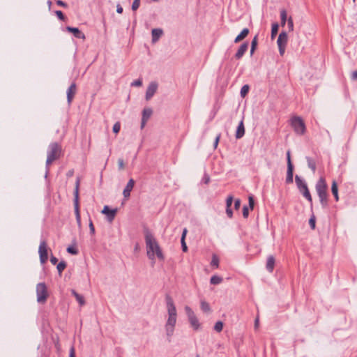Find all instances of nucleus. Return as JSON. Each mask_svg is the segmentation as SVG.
Segmentation results:
<instances>
[{
    "label": "nucleus",
    "instance_id": "f257e3e1",
    "mask_svg": "<svg viewBox=\"0 0 357 357\" xmlns=\"http://www.w3.org/2000/svg\"><path fill=\"white\" fill-rule=\"evenodd\" d=\"M144 239L146 255L149 259L151 261L152 265H154L156 259L164 261L165 255L162 248L153 234L148 229L144 232Z\"/></svg>",
    "mask_w": 357,
    "mask_h": 357
},
{
    "label": "nucleus",
    "instance_id": "f03ea898",
    "mask_svg": "<svg viewBox=\"0 0 357 357\" xmlns=\"http://www.w3.org/2000/svg\"><path fill=\"white\" fill-rule=\"evenodd\" d=\"M165 301L168 314V318L165 324V331L167 335L171 337L174 333L176 324L177 312L174 301L169 294L165 296Z\"/></svg>",
    "mask_w": 357,
    "mask_h": 357
},
{
    "label": "nucleus",
    "instance_id": "7ed1b4c3",
    "mask_svg": "<svg viewBox=\"0 0 357 357\" xmlns=\"http://www.w3.org/2000/svg\"><path fill=\"white\" fill-rule=\"evenodd\" d=\"M316 190L323 206H326L328 203L327 185L324 178H320L316 185Z\"/></svg>",
    "mask_w": 357,
    "mask_h": 357
},
{
    "label": "nucleus",
    "instance_id": "20e7f679",
    "mask_svg": "<svg viewBox=\"0 0 357 357\" xmlns=\"http://www.w3.org/2000/svg\"><path fill=\"white\" fill-rule=\"evenodd\" d=\"M61 151V148L59 144L55 142L50 144L46 160V164L47 166L59 158Z\"/></svg>",
    "mask_w": 357,
    "mask_h": 357
},
{
    "label": "nucleus",
    "instance_id": "39448f33",
    "mask_svg": "<svg viewBox=\"0 0 357 357\" xmlns=\"http://www.w3.org/2000/svg\"><path fill=\"white\" fill-rule=\"evenodd\" d=\"M37 302L41 304L46 303L49 297L47 287L44 282H40L36 287Z\"/></svg>",
    "mask_w": 357,
    "mask_h": 357
},
{
    "label": "nucleus",
    "instance_id": "423d86ee",
    "mask_svg": "<svg viewBox=\"0 0 357 357\" xmlns=\"http://www.w3.org/2000/svg\"><path fill=\"white\" fill-rule=\"evenodd\" d=\"M290 121L291 125L296 134L302 135L305 132V124L301 117L294 116L291 117Z\"/></svg>",
    "mask_w": 357,
    "mask_h": 357
},
{
    "label": "nucleus",
    "instance_id": "0eeeda50",
    "mask_svg": "<svg viewBox=\"0 0 357 357\" xmlns=\"http://www.w3.org/2000/svg\"><path fill=\"white\" fill-rule=\"evenodd\" d=\"M80 180L79 178H77L75 183V188L74 192V206H75V213L76 216V220L79 227H81V217L79 213V187Z\"/></svg>",
    "mask_w": 357,
    "mask_h": 357
},
{
    "label": "nucleus",
    "instance_id": "6e6552de",
    "mask_svg": "<svg viewBox=\"0 0 357 357\" xmlns=\"http://www.w3.org/2000/svg\"><path fill=\"white\" fill-rule=\"evenodd\" d=\"M185 311L188 317L190 325L195 330H197L199 328V323L194 312L189 306L185 307Z\"/></svg>",
    "mask_w": 357,
    "mask_h": 357
},
{
    "label": "nucleus",
    "instance_id": "1a4fd4ad",
    "mask_svg": "<svg viewBox=\"0 0 357 357\" xmlns=\"http://www.w3.org/2000/svg\"><path fill=\"white\" fill-rule=\"evenodd\" d=\"M288 36L286 32L282 31L279 34L277 43L280 55H283L285 51V47L287 43Z\"/></svg>",
    "mask_w": 357,
    "mask_h": 357
},
{
    "label": "nucleus",
    "instance_id": "9d476101",
    "mask_svg": "<svg viewBox=\"0 0 357 357\" xmlns=\"http://www.w3.org/2000/svg\"><path fill=\"white\" fill-rule=\"evenodd\" d=\"M40 255V261L42 264H45L48 259L47 245L45 241H42L38 248Z\"/></svg>",
    "mask_w": 357,
    "mask_h": 357
},
{
    "label": "nucleus",
    "instance_id": "9b49d317",
    "mask_svg": "<svg viewBox=\"0 0 357 357\" xmlns=\"http://www.w3.org/2000/svg\"><path fill=\"white\" fill-rule=\"evenodd\" d=\"M117 211V208L109 209V206H105L102 211V213L106 215L107 220L109 222H112L114 220Z\"/></svg>",
    "mask_w": 357,
    "mask_h": 357
},
{
    "label": "nucleus",
    "instance_id": "f8f14e48",
    "mask_svg": "<svg viewBox=\"0 0 357 357\" xmlns=\"http://www.w3.org/2000/svg\"><path fill=\"white\" fill-rule=\"evenodd\" d=\"M157 89H158V84L155 82H151L149 84L148 88L146 89V100H150L153 96V95L155 93V92L157 91Z\"/></svg>",
    "mask_w": 357,
    "mask_h": 357
},
{
    "label": "nucleus",
    "instance_id": "ddd939ff",
    "mask_svg": "<svg viewBox=\"0 0 357 357\" xmlns=\"http://www.w3.org/2000/svg\"><path fill=\"white\" fill-rule=\"evenodd\" d=\"M134 185H135V181L132 178H130L128 181V182L123 192V197L126 199H128L130 197V192L133 189Z\"/></svg>",
    "mask_w": 357,
    "mask_h": 357
},
{
    "label": "nucleus",
    "instance_id": "4468645a",
    "mask_svg": "<svg viewBox=\"0 0 357 357\" xmlns=\"http://www.w3.org/2000/svg\"><path fill=\"white\" fill-rule=\"evenodd\" d=\"M77 92V86L75 83H72L67 90V100L70 103Z\"/></svg>",
    "mask_w": 357,
    "mask_h": 357
},
{
    "label": "nucleus",
    "instance_id": "2eb2a0df",
    "mask_svg": "<svg viewBox=\"0 0 357 357\" xmlns=\"http://www.w3.org/2000/svg\"><path fill=\"white\" fill-rule=\"evenodd\" d=\"M244 116H242L241 120L237 127L236 132V138L241 139L245 134V128L243 124Z\"/></svg>",
    "mask_w": 357,
    "mask_h": 357
},
{
    "label": "nucleus",
    "instance_id": "dca6fc26",
    "mask_svg": "<svg viewBox=\"0 0 357 357\" xmlns=\"http://www.w3.org/2000/svg\"><path fill=\"white\" fill-rule=\"evenodd\" d=\"M248 43L247 42L243 43L238 48L236 53L235 54V58L236 59H240L243 56L245 52L248 50Z\"/></svg>",
    "mask_w": 357,
    "mask_h": 357
},
{
    "label": "nucleus",
    "instance_id": "f3484780",
    "mask_svg": "<svg viewBox=\"0 0 357 357\" xmlns=\"http://www.w3.org/2000/svg\"><path fill=\"white\" fill-rule=\"evenodd\" d=\"M66 29H67L68 31H69L70 33H73V35L75 36V37H76L77 38H82V39H84L85 38L84 34L83 33H82L79 30L78 28L67 26Z\"/></svg>",
    "mask_w": 357,
    "mask_h": 357
},
{
    "label": "nucleus",
    "instance_id": "a211bd4d",
    "mask_svg": "<svg viewBox=\"0 0 357 357\" xmlns=\"http://www.w3.org/2000/svg\"><path fill=\"white\" fill-rule=\"evenodd\" d=\"M163 31L160 29H153L151 31L152 43H156L162 35Z\"/></svg>",
    "mask_w": 357,
    "mask_h": 357
},
{
    "label": "nucleus",
    "instance_id": "6ab92c4d",
    "mask_svg": "<svg viewBox=\"0 0 357 357\" xmlns=\"http://www.w3.org/2000/svg\"><path fill=\"white\" fill-rule=\"evenodd\" d=\"M275 257L273 255L268 257L266 267L268 272H273L275 266Z\"/></svg>",
    "mask_w": 357,
    "mask_h": 357
},
{
    "label": "nucleus",
    "instance_id": "aec40b11",
    "mask_svg": "<svg viewBox=\"0 0 357 357\" xmlns=\"http://www.w3.org/2000/svg\"><path fill=\"white\" fill-rule=\"evenodd\" d=\"M250 31L248 28L243 29L241 32L234 39V43H237L240 41L243 40L245 38H246L249 33Z\"/></svg>",
    "mask_w": 357,
    "mask_h": 357
},
{
    "label": "nucleus",
    "instance_id": "412c9836",
    "mask_svg": "<svg viewBox=\"0 0 357 357\" xmlns=\"http://www.w3.org/2000/svg\"><path fill=\"white\" fill-rule=\"evenodd\" d=\"M295 181L301 192L304 190V188H307L306 183L298 175L295 177Z\"/></svg>",
    "mask_w": 357,
    "mask_h": 357
},
{
    "label": "nucleus",
    "instance_id": "4be33fe9",
    "mask_svg": "<svg viewBox=\"0 0 357 357\" xmlns=\"http://www.w3.org/2000/svg\"><path fill=\"white\" fill-rule=\"evenodd\" d=\"M293 172H294V167H287V178H286V182L287 183H293Z\"/></svg>",
    "mask_w": 357,
    "mask_h": 357
},
{
    "label": "nucleus",
    "instance_id": "5701e85b",
    "mask_svg": "<svg viewBox=\"0 0 357 357\" xmlns=\"http://www.w3.org/2000/svg\"><path fill=\"white\" fill-rule=\"evenodd\" d=\"M72 294L75 297L77 301L80 304V305H84L85 304V301L84 297L77 293L75 290H72Z\"/></svg>",
    "mask_w": 357,
    "mask_h": 357
},
{
    "label": "nucleus",
    "instance_id": "b1692460",
    "mask_svg": "<svg viewBox=\"0 0 357 357\" xmlns=\"http://www.w3.org/2000/svg\"><path fill=\"white\" fill-rule=\"evenodd\" d=\"M151 113H143L142 122H141V129H143L146 123V122L150 119Z\"/></svg>",
    "mask_w": 357,
    "mask_h": 357
},
{
    "label": "nucleus",
    "instance_id": "393cba45",
    "mask_svg": "<svg viewBox=\"0 0 357 357\" xmlns=\"http://www.w3.org/2000/svg\"><path fill=\"white\" fill-rule=\"evenodd\" d=\"M331 191L333 195H334L335 200L338 201V189H337V183L334 181H333L332 186H331Z\"/></svg>",
    "mask_w": 357,
    "mask_h": 357
},
{
    "label": "nucleus",
    "instance_id": "a878e982",
    "mask_svg": "<svg viewBox=\"0 0 357 357\" xmlns=\"http://www.w3.org/2000/svg\"><path fill=\"white\" fill-rule=\"evenodd\" d=\"M186 234H187V229H184L183 231V234H182V236H181V239L182 250L183 252H186L188 250V248H187V245L185 242Z\"/></svg>",
    "mask_w": 357,
    "mask_h": 357
},
{
    "label": "nucleus",
    "instance_id": "bb28decb",
    "mask_svg": "<svg viewBox=\"0 0 357 357\" xmlns=\"http://www.w3.org/2000/svg\"><path fill=\"white\" fill-rule=\"evenodd\" d=\"M281 26H284L287 21V13L286 10L282 9L280 10Z\"/></svg>",
    "mask_w": 357,
    "mask_h": 357
},
{
    "label": "nucleus",
    "instance_id": "cd10ccee",
    "mask_svg": "<svg viewBox=\"0 0 357 357\" xmlns=\"http://www.w3.org/2000/svg\"><path fill=\"white\" fill-rule=\"evenodd\" d=\"M200 307L202 310L204 311V312H209L211 311L209 304L204 301H201Z\"/></svg>",
    "mask_w": 357,
    "mask_h": 357
},
{
    "label": "nucleus",
    "instance_id": "c85d7f7f",
    "mask_svg": "<svg viewBox=\"0 0 357 357\" xmlns=\"http://www.w3.org/2000/svg\"><path fill=\"white\" fill-rule=\"evenodd\" d=\"M250 90V86L248 84H245L242 86L240 93L241 97L244 98L247 96Z\"/></svg>",
    "mask_w": 357,
    "mask_h": 357
},
{
    "label": "nucleus",
    "instance_id": "c756f323",
    "mask_svg": "<svg viewBox=\"0 0 357 357\" xmlns=\"http://www.w3.org/2000/svg\"><path fill=\"white\" fill-rule=\"evenodd\" d=\"M222 281V278L218 275L212 276L211 278V280H210V282L212 284H218L221 283Z\"/></svg>",
    "mask_w": 357,
    "mask_h": 357
},
{
    "label": "nucleus",
    "instance_id": "7c9ffc66",
    "mask_svg": "<svg viewBox=\"0 0 357 357\" xmlns=\"http://www.w3.org/2000/svg\"><path fill=\"white\" fill-rule=\"evenodd\" d=\"M279 29V25L278 23H274L272 24L271 29V38H274V37L277 35Z\"/></svg>",
    "mask_w": 357,
    "mask_h": 357
},
{
    "label": "nucleus",
    "instance_id": "2f4dec72",
    "mask_svg": "<svg viewBox=\"0 0 357 357\" xmlns=\"http://www.w3.org/2000/svg\"><path fill=\"white\" fill-rule=\"evenodd\" d=\"M211 265L214 268H217L219 266V259L217 255H213L212 257V260L211 262Z\"/></svg>",
    "mask_w": 357,
    "mask_h": 357
},
{
    "label": "nucleus",
    "instance_id": "473e14b6",
    "mask_svg": "<svg viewBox=\"0 0 357 357\" xmlns=\"http://www.w3.org/2000/svg\"><path fill=\"white\" fill-rule=\"evenodd\" d=\"M66 268V263L63 261H60L57 264V270L59 274H61V273L63 271V270Z\"/></svg>",
    "mask_w": 357,
    "mask_h": 357
},
{
    "label": "nucleus",
    "instance_id": "72a5a7b5",
    "mask_svg": "<svg viewBox=\"0 0 357 357\" xmlns=\"http://www.w3.org/2000/svg\"><path fill=\"white\" fill-rule=\"evenodd\" d=\"M223 328V323L220 321H218L215 323L214 326V330L218 333H220L222 331Z\"/></svg>",
    "mask_w": 357,
    "mask_h": 357
},
{
    "label": "nucleus",
    "instance_id": "f704fd0d",
    "mask_svg": "<svg viewBox=\"0 0 357 357\" xmlns=\"http://www.w3.org/2000/svg\"><path fill=\"white\" fill-rule=\"evenodd\" d=\"M303 195L310 202H312V197L309 192L308 188H304V190L301 191Z\"/></svg>",
    "mask_w": 357,
    "mask_h": 357
},
{
    "label": "nucleus",
    "instance_id": "c9c22d12",
    "mask_svg": "<svg viewBox=\"0 0 357 357\" xmlns=\"http://www.w3.org/2000/svg\"><path fill=\"white\" fill-rule=\"evenodd\" d=\"M287 26L289 31H292L294 30V22L291 17H289L287 20Z\"/></svg>",
    "mask_w": 357,
    "mask_h": 357
},
{
    "label": "nucleus",
    "instance_id": "e433bc0d",
    "mask_svg": "<svg viewBox=\"0 0 357 357\" xmlns=\"http://www.w3.org/2000/svg\"><path fill=\"white\" fill-rule=\"evenodd\" d=\"M307 162H308V167L313 171V172H314L315 169H316L315 162L310 158H307Z\"/></svg>",
    "mask_w": 357,
    "mask_h": 357
},
{
    "label": "nucleus",
    "instance_id": "4c0bfd02",
    "mask_svg": "<svg viewBox=\"0 0 357 357\" xmlns=\"http://www.w3.org/2000/svg\"><path fill=\"white\" fill-rule=\"evenodd\" d=\"M67 252L70 254H72V255H77L78 253V250L75 247H73V246H69L68 248H67Z\"/></svg>",
    "mask_w": 357,
    "mask_h": 357
},
{
    "label": "nucleus",
    "instance_id": "58836bf2",
    "mask_svg": "<svg viewBox=\"0 0 357 357\" xmlns=\"http://www.w3.org/2000/svg\"><path fill=\"white\" fill-rule=\"evenodd\" d=\"M140 5V0H134L132 5V10L135 11L138 9Z\"/></svg>",
    "mask_w": 357,
    "mask_h": 357
},
{
    "label": "nucleus",
    "instance_id": "ea45409f",
    "mask_svg": "<svg viewBox=\"0 0 357 357\" xmlns=\"http://www.w3.org/2000/svg\"><path fill=\"white\" fill-rule=\"evenodd\" d=\"M121 128V125L119 122H116L113 126V132L117 134Z\"/></svg>",
    "mask_w": 357,
    "mask_h": 357
},
{
    "label": "nucleus",
    "instance_id": "a19ab883",
    "mask_svg": "<svg viewBox=\"0 0 357 357\" xmlns=\"http://www.w3.org/2000/svg\"><path fill=\"white\" fill-rule=\"evenodd\" d=\"M287 167H293V165L291 163V153H290V151H288L287 152Z\"/></svg>",
    "mask_w": 357,
    "mask_h": 357
},
{
    "label": "nucleus",
    "instance_id": "79ce46f5",
    "mask_svg": "<svg viewBox=\"0 0 357 357\" xmlns=\"http://www.w3.org/2000/svg\"><path fill=\"white\" fill-rule=\"evenodd\" d=\"M55 13L59 19H60L61 20H63V21L65 20L66 17H65L63 13L61 10H56L55 12Z\"/></svg>",
    "mask_w": 357,
    "mask_h": 357
},
{
    "label": "nucleus",
    "instance_id": "37998d69",
    "mask_svg": "<svg viewBox=\"0 0 357 357\" xmlns=\"http://www.w3.org/2000/svg\"><path fill=\"white\" fill-rule=\"evenodd\" d=\"M142 85V81L140 79L135 80L131 83L132 86H141Z\"/></svg>",
    "mask_w": 357,
    "mask_h": 357
},
{
    "label": "nucleus",
    "instance_id": "c03bdc74",
    "mask_svg": "<svg viewBox=\"0 0 357 357\" xmlns=\"http://www.w3.org/2000/svg\"><path fill=\"white\" fill-rule=\"evenodd\" d=\"M233 202V197L229 196L226 201V205L227 208H230Z\"/></svg>",
    "mask_w": 357,
    "mask_h": 357
},
{
    "label": "nucleus",
    "instance_id": "a18cd8bd",
    "mask_svg": "<svg viewBox=\"0 0 357 357\" xmlns=\"http://www.w3.org/2000/svg\"><path fill=\"white\" fill-rule=\"evenodd\" d=\"M118 166H119V169L121 170L124 169L125 165H124L123 160L122 158H119L118 160Z\"/></svg>",
    "mask_w": 357,
    "mask_h": 357
},
{
    "label": "nucleus",
    "instance_id": "49530a36",
    "mask_svg": "<svg viewBox=\"0 0 357 357\" xmlns=\"http://www.w3.org/2000/svg\"><path fill=\"white\" fill-rule=\"evenodd\" d=\"M248 215H249V211H248V207L247 206H245L243 208V215L245 218H248Z\"/></svg>",
    "mask_w": 357,
    "mask_h": 357
},
{
    "label": "nucleus",
    "instance_id": "de8ad7c7",
    "mask_svg": "<svg viewBox=\"0 0 357 357\" xmlns=\"http://www.w3.org/2000/svg\"><path fill=\"white\" fill-rule=\"evenodd\" d=\"M89 226L91 234L93 235L95 234V228H94L93 222H92V220L91 219L89 220Z\"/></svg>",
    "mask_w": 357,
    "mask_h": 357
},
{
    "label": "nucleus",
    "instance_id": "09e8293b",
    "mask_svg": "<svg viewBox=\"0 0 357 357\" xmlns=\"http://www.w3.org/2000/svg\"><path fill=\"white\" fill-rule=\"evenodd\" d=\"M248 200H249V207L250 208L251 210H252L254 208V204H255V202H254V199H253L252 196H250Z\"/></svg>",
    "mask_w": 357,
    "mask_h": 357
},
{
    "label": "nucleus",
    "instance_id": "8fccbe9b",
    "mask_svg": "<svg viewBox=\"0 0 357 357\" xmlns=\"http://www.w3.org/2000/svg\"><path fill=\"white\" fill-rule=\"evenodd\" d=\"M309 224L312 229L315 228V218L314 216L310 219Z\"/></svg>",
    "mask_w": 357,
    "mask_h": 357
},
{
    "label": "nucleus",
    "instance_id": "3c124183",
    "mask_svg": "<svg viewBox=\"0 0 357 357\" xmlns=\"http://www.w3.org/2000/svg\"><path fill=\"white\" fill-rule=\"evenodd\" d=\"M257 45V36H255L252 40L251 47L256 49Z\"/></svg>",
    "mask_w": 357,
    "mask_h": 357
},
{
    "label": "nucleus",
    "instance_id": "603ef678",
    "mask_svg": "<svg viewBox=\"0 0 357 357\" xmlns=\"http://www.w3.org/2000/svg\"><path fill=\"white\" fill-rule=\"evenodd\" d=\"M202 181H203V182L205 184H208L210 182V177H209V176L208 174H204Z\"/></svg>",
    "mask_w": 357,
    "mask_h": 357
},
{
    "label": "nucleus",
    "instance_id": "864d4df0",
    "mask_svg": "<svg viewBox=\"0 0 357 357\" xmlns=\"http://www.w3.org/2000/svg\"><path fill=\"white\" fill-rule=\"evenodd\" d=\"M220 134H218L217 135V137H215V142H214V149H216L218 145V143H219V141H220Z\"/></svg>",
    "mask_w": 357,
    "mask_h": 357
},
{
    "label": "nucleus",
    "instance_id": "5fc2aeb1",
    "mask_svg": "<svg viewBox=\"0 0 357 357\" xmlns=\"http://www.w3.org/2000/svg\"><path fill=\"white\" fill-rule=\"evenodd\" d=\"M56 4L58 6H62V7H64V8H66L68 6L67 3H66L65 2H63L61 0H57L56 1Z\"/></svg>",
    "mask_w": 357,
    "mask_h": 357
},
{
    "label": "nucleus",
    "instance_id": "6e6d98bb",
    "mask_svg": "<svg viewBox=\"0 0 357 357\" xmlns=\"http://www.w3.org/2000/svg\"><path fill=\"white\" fill-rule=\"evenodd\" d=\"M226 213L227 215H228L229 218H231L232 215H233V212H232V210L231 209V207L230 208H226Z\"/></svg>",
    "mask_w": 357,
    "mask_h": 357
},
{
    "label": "nucleus",
    "instance_id": "4d7b16f0",
    "mask_svg": "<svg viewBox=\"0 0 357 357\" xmlns=\"http://www.w3.org/2000/svg\"><path fill=\"white\" fill-rule=\"evenodd\" d=\"M69 357H75V350L74 347H72L70 349Z\"/></svg>",
    "mask_w": 357,
    "mask_h": 357
},
{
    "label": "nucleus",
    "instance_id": "13d9d810",
    "mask_svg": "<svg viewBox=\"0 0 357 357\" xmlns=\"http://www.w3.org/2000/svg\"><path fill=\"white\" fill-rule=\"evenodd\" d=\"M50 261L52 264L55 265L58 262V259L54 256H51L50 257Z\"/></svg>",
    "mask_w": 357,
    "mask_h": 357
},
{
    "label": "nucleus",
    "instance_id": "bf43d9fd",
    "mask_svg": "<svg viewBox=\"0 0 357 357\" xmlns=\"http://www.w3.org/2000/svg\"><path fill=\"white\" fill-rule=\"evenodd\" d=\"M241 206V201L240 199H236L234 202V208L238 210Z\"/></svg>",
    "mask_w": 357,
    "mask_h": 357
},
{
    "label": "nucleus",
    "instance_id": "052dcab7",
    "mask_svg": "<svg viewBox=\"0 0 357 357\" xmlns=\"http://www.w3.org/2000/svg\"><path fill=\"white\" fill-rule=\"evenodd\" d=\"M116 12L119 14H121L123 13V8L120 4H117L116 6Z\"/></svg>",
    "mask_w": 357,
    "mask_h": 357
},
{
    "label": "nucleus",
    "instance_id": "680f3d73",
    "mask_svg": "<svg viewBox=\"0 0 357 357\" xmlns=\"http://www.w3.org/2000/svg\"><path fill=\"white\" fill-rule=\"evenodd\" d=\"M351 79L353 80H357V70H355L352 73Z\"/></svg>",
    "mask_w": 357,
    "mask_h": 357
},
{
    "label": "nucleus",
    "instance_id": "e2e57ef3",
    "mask_svg": "<svg viewBox=\"0 0 357 357\" xmlns=\"http://www.w3.org/2000/svg\"><path fill=\"white\" fill-rule=\"evenodd\" d=\"M258 326H259V319H258V318H257V319H255V328H257V327H258Z\"/></svg>",
    "mask_w": 357,
    "mask_h": 357
},
{
    "label": "nucleus",
    "instance_id": "0e129e2a",
    "mask_svg": "<svg viewBox=\"0 0 357 357\" xmlns=\"http://www.w3.org/2000/svg\"><path fill=\"white\" fill-rule=\"evenodd\" d=\"M255 50V48L251 47V50H250V55L251 56L253 54Z\"/></svg>",
    "mask_w": 357,
    "mask_h": 357
},
{
    "label": "nucleus",
    "instance_id": "69168bd1",
    "mask_svg": "<svg viewBox=\"0 0 357 357\" xmlns=\"http://www.w3.org/2000/svg\"><path fill=\"white\" fill-rule=\"evenodd\" d=\"M73 172H71V171H70V172L68 173V174H67V175H68V176H72V175H73Z\"/></svg>",
    "mask_w": 357,
    "mask_h": 357
},
{
    "label": "nucleus",
    "instance_id": "338daca9",
    "mask_svg": "<svg viewBox=\"0 0 357 357\" xmlns=\"http://www.w3.org/2000/svg\"><path fill=\"white\" fill-rule=\"evenodd\" d=\"M47 5H49V8H50V6H51V5H52V2H51V1H48V2H47Z\"/></svg>",
    "mask_w": 357,
    "mask_h": 357
},
{
    "label": "nucleus",
    "instance_id": "774afa93",
    "mask_svg": "<svg viewBox=\"0 0 357 357\" xmlns=\"http://www.w3.org/2000/svg\"><path fill=\"white\" fill-rule=\"evenodd\" d=\"M142 112H151L149 109H144Z\"/></svg>",
    "mask_w": 357,
    "mask_h": 357
}]
</instances>
